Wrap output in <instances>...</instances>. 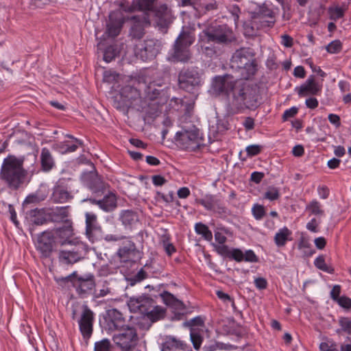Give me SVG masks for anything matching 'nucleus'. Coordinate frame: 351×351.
I'll use <instances>...</instances> for the list:
<instances>
[{"instance_id":"nucleus-1","label":"nucleus","mask_w":351,"mask_h":351,"mask_svg":"<svg viewBox=\"0 0 351 351\" xmlns=\"http://www.w3.org/2000/svg\"><path fill=\"white\" fill-rule=\"evenodd\" d=\"M26 175L23 159L13 155L3 159L0 169V180L9 189L17 190L24 183Z\"/></svg>"},{"instance_id":"nucleus-2","label":"nucleus","mask_w":351,"mask_h":351,"mask_svg":"<svg viewBox=\"0 0 351 351\" xmlns=\"http://www.w3.org/2000/svg\"><path fill=\"white\" fill-rule=\"evenodd\" d=\"M259 95L256 86L239 81L236 83V87L232 95V104L237 109L243 108L254 109L258 106Z\"/></svg>"},{"instance_id":"nucleus-3","label":"nucleus","mask_w":351,"mask_h":351,"mask_svg":"<svg viewBox=\"0 0 351 351\" xmlns=\"http://www.w3.org/2000/svg\"><path fill=\"white\" fill-rule=\"evenodd\" d=\"M71 317L77 319L83 338L88 341L93 331L94 313L86 304L72 306Z\"/></svg>"},{"instance_id":"nucleus-4","label":"nucleus","mask_w":351,"mask_h":351,"mask_svg":"<svg viewBox=\"0 0 351 351\" xmlns=\"http://www.w3.org/2000/svg\"><path fill=\"white\" fill-rule=\"evenodd\" d=\"M73 242L59 251L58 258L60 263L72 265L84 258L88 252V245L81 241Z\"/></svg>"},{"instance_id":"nucleus-5","label":"nucleus","mask_w":351,"mask_h":351,"mask_svg":"<svg viewBox=\"0 0 351 351\" xmlns=\"http://www.w3.org/2000/svg\"><path fill=\"white\" fill-rule=\"evenodd\" d=\"M202 35L206 37L208 43H214L219 45L230 44L236 40L232 29L227 25H216L208 27L202 31Z\"/></svg>"},{"instance_id":"nucleus-6","label":"nucleus","mask_w":351,"mask_h":351,"mask_svg":"<svg viewBox=\"0 0 351 351\" xmlns=\"http://www.w3.org/2000/svg\"><path fill=\"white\" fill-rule=\"evenodd\" d=\"M112 341L121 351H131L138 343V337L136 330L130 326L115 331Z\"/></svg>"},{"instance_id":"nucleus-7","label":"nucleus","mask_w":351,"mask_h":351,"mask_svg":"<svg viewBox=\"0 0 351 351\" xmlns=\"http://www.w3.org/2000/svg\"><path fill=\"white\" fill-rule=\"evenodd\" d=\"M202 80L198 68L183 69L178 75V86L186 92L195 93L201 86Z\"/></svg>"},{"instance_id":"nucleus-8","label":"nucleus","mask_w":351,"mask_h":351,"mask_svg":"<svg viewBox=\"0 0 351 351\" xmlns=\"http://www.w3.org/2000/svg\"><path fill=\"white\" fill-rule=\"evenodd\" d=\"M176 141L182 149L193 151L199 147L202 136L199 130L193 127L191 130L177 132Z\"/></svg>"},{"instance_id":"nucleus-9","label":"nucleus","mask_w":351,"mask_h":351,"mask_svg":"<svg viewBox=\"0 0 351 351\" xmlns=\"http://www.w3.org/2000/svg\"><path fill=\"white\" fill-rule=\"evenodd\" d=\"M53 232L54 241L61 246H65L74 243L73 241H79L77 239H73L74 235L72 221L66 219L62 226L49 230Z\"/></svg>"},{"instance_id":"nucleus-10","label":"nucleus","mask_w":351,"mask_h":351,"mask_svg":"<svg viewBox=\"0 0 351 351\" xmlns=\"http://www.w3.org/2000/svg\"><path fill=\"white\" fill-rule=\"evenodd\" d=\"M160 47L161 45L159 40L147 38L136 47L135 53L137 57L143 61H146L156 57L159 53Z\"/></svg>"},{"instance_id":"nucleus-11","label":"nucleus","mask_w":351,"mask_h":351,"mask_svg":"<svg viewBox=\"0 0 351 351\" xmlns=\"http://www.w3.org/2000/svg\"><path fill=\"white\" fill-rule=\"evenodd\" d=\"M54 243L56 242L53 237V232L49 230L44 231L38 235L35 247L40 254L41 258H46L51 256Z\"/></svg>"},{"instance_id":"nucleus-12","label":"nucleus","mask_w":351,"mask_h":351,"mask_svg":"<svg viewBox=\"0 0 351 351\" xmlns=\"http://www.w3.org/2000/svg\"><path fill=\"white\" fill-rule=\"evenodd\" d=\"M144 85L143 77L134 78L130 80V83L124 86L121 90V95L126 100L131 103L141 100V96L140 91Z\"/></svg>"},{"instance_id":"nucleus-13","label":"nucleus","mask_w":351,"mask_h":351,"mask_svg":"<svg viewBox=\"0 0 351 351\" xmlns=\"http://www.w3.org/2000/svg\"><path fill=\"white\" fill-rule=\"evenodd\" d=\"M239 80H234L232 77L226 75L224 76H216L212 83V88L217 93L228 94L230 92L234 93L236 83Z\"/></svg>"},{"instance_id":"nucleus-14","label":"nucleus","mask_w":351,"mask_h":351,"mask_svg":"<svg viewBox=\"0 0 351 351\" xmlns=\"http://www.w3.org/2000/svg\"><path fill=\"white\" fill-rule=\"evenodd\" d=\"M124 23L123 14L120 10H114L110 13L106 33L108 36H117Z\"/></svg>"},{"instance_id":"nucleus-15","label":"nucleus","mask_w":351,"mask_h":351,"mask_svg":"<svg viewBox=\"0 0 351 351\" xmlns=\"http://www.w3.org/2000/svg\"><path fill=\"white\" fill-rule=\"evenodd\" d=\"M133 24L130 28V36L134 39H141L145 34V27L150 25V19L147 14L142 16H134L131 18Z\"/></svg>"},{"instance_id":"nucleus-16","label":"nucleus","mask_w":351,"mask_h":351,"mask_svg":"<svg viewBox=\"0 0 351 351\" xmlns=\"http://www.w3.org/2000/svg\"><path fill=\"white\" fill-rule=\"evenodd\" d=\"M128 305L131 312L144 315L152 308V299L145 295L131 297L128 302Z\"/></svg>"},{"instance_id":"nucleus-17","label":"nucleus","mask_w":351,"mask_h":351,"mask_svg":"<svg viewBox=\"0 0 351 351\" xmlns=\"http://www.w3.org/2000/svg\"><path fill=\"white\" fill-rule=\"evenodd\" d=\"M254 56L252 49L250 48H241L237 49L232 55L230 60V67L232 70L241 68L246 64Z\"/></svg>"},{"instance_id":"nucleus-18","label":"nucleus","mask_w":351,"mask_h":351,"mask_svg":"<svg viewBox=\"0 0 351 351\" xmlns=\"http://www.w3.org/2000/svg\"><path fill=\"white\" fill-rule=\"evenodd\" d=\"M82 180L84 184L94 193L103 192L106 189L105 183L95 171L84 173L82 176Z\"/></svg>"},{"instance_id":"nucleus-19","label":"nucleus","mask_w":351,"mask_h":351,"mask_svg":"<svg viewBox=\"0 0 351 351\" xmlns=\"http://www.w3.org/2000/svg\"><path fill=\"white\" fill-rule=\"evenodd\" d=\"M196 202L201 204L207 210H212L219 214L226 213L221 201L213 195L207 194L201 199H197Z\"/></svg>"},{"instance_id":"nucleus-20","label":"nucleus","mask_w":351,"mask_h":351,"mask_svg":"<svg viewBox=\"0 0 351 351\" xmlns=\"http://www.w3.org/2000/svg\"><path fill=\"white\" fill-rule=\"evenodd\" d=\"M73 286L80 296H84L90 293L95 287L94 276L86 275L85 277H79L73 281Z\"/></svg>"},{"instance_id":"nucleus-21","label":"nucleus","mask_w":351,"mask_h":351,"mask_svg":"<svg viewBox=\"0 0 351 351\" xmlns=\"http://www.w3.org/2000/svg\"><path fill=\"white\" fill-rule=\"evenodd\" d=\"M151 15L154 16L157 25L161 28L167 27L172 22L171 11L166 5L154 8Z\"/></svg>"},{"instance_id":"nucleus-22","label":"nucleus","mask_w":351,"mask_h":351,"mask_svg":"<svg viewBox=\"0 0 351 351\" xmlns=\"http://www.w3.org/2000/svg\"><path fill=\"white\" fill-rule=\"evenodd\" d=\"M300 97L319 95L322 90V86L315 80L314 75H311L300 86L296 87Z\"/></svg>"},{"instance_id":"nucleus-23","label":"nucleus","mask_w":351,"mask_h":351,"mask_svg":"<svg viewBox=\"0 0 351 351\" xmlns=\"http://www.w3.org/2000/svg\"><path fill=\"white\" fill-rule=\"evenodd\" d=\"M156 0H133L130 5H121L123 10L127 12H132L136 10L143 11L147 14L150 19L151 13L154 9V2Z\"/></svg>"},{"instance_id":"nucleus-24","label":"nucleus","mask_w":351,"mask_h":351,"mask_svg":"<svg viewBox=\"0 0 351 351\" xmlns=\"http://www.w3.org/2000/svg\"><path fill=\"white\" fill-rule=\"evenodd\" d=\"M86 201L93 204L97 205L101 210L105 212H111L117 208V197L112 193L106 195L101 199H96L95 198H88Z\"/></svg>"},{"instance_id":"nucleus-25","label":"nucleus","mask_w":351,"mask_h":351,"mask_svg":"<svg viewBox=\"0 0 351 351\" xmlns=\"http://www.w3.org/2000/svg\"><path fill=\"white\" fill-rule=\"evenodd\" d=\"M108 316V326L109 330L116 331L128 326L125 324V319L121 313L116 309L110 311Z\"/></svg>"},{"instance_id":"nucleus-26","label":"nucleus","mask_w":351,"mask_h":351,"mask_svg":"<svg viewBox=\"0 0 351 351\" xmlns=\"http://www.w3.org/2000/svg\"><path fill=\"white\" fill-rule=\"evenodd\" d=\"M119 219L125 228L132 229L139 221L138 214L134 210H123L121 211Z\"/></svg>"},{"instance_id":"nucleus-27","label":"nucleus","mask_w":351,"mask_h":351,"mask_svg":"<svg viewBox=\"0 0 351 351\" xmlns=\"http://www.w3.org/2000/svg\"><path fill=\"white\" fill-rule=\"evenodd\" d=\"M217 252L226 258L241 262L243 260V252L237 248L230 249L228 245H219L215 246Z\"/></svg>"},{"instance_id":"nucleus-28","label":"nucleus","mask_w":351,"mask_h":351,"mask_svg":"<svg viewBox=\"0 0 351 351\" xmlns=\"http://www.w3.org/2000/svg\"><path fill=\"white\" fill-rule=\"evenodd\" d=\"M136 253L135 243L130 239L123 242V245L117 251V255L122 262H128Z\"/></svg>"},{"instance_id":"nucleus-29","label":"nucleus","mask_w":351,"mask_h":351,"mask_svg":"<svg viewBox=\"0 0 351 351\" xmlns=\"http://www.w3.org/2000/svg\"><path fill=\"white\" fill-rule=\"evenodd\" d=\"M29 220L34 224L40 226L46 223L50 218V215L46 208L32 209L27 213Z\"/></svg>"},{"instance_id":"nucleus-30","label":"nucleus","mask_w":351,"mask_h":351,"mask_svg":"<svg viewBox=\"0 0 351 351\" xmlns=\"http://www.w3.org/2000/svg\"><path fill=\"white\" fill-rule=\"evenodd\" d=\"M257 71V64L254 56L246 64L243 65L241 68L235 69L234 71L238 73L237 77L243 80H248L254 76Z\"/></svg>"},{"instance_id":"nucleus-31","label":"nucleus","mask_w":351,"mask_h":351,"mask_svg":"<svg viewBox=\"0 0 351 351\" xmlns=\"http://www.w3.org/2000/svg\"><path fill=\"white\" fill-rule=\"evenodd\" d=\"M194 41L195 34L193 30L188 27H183L175 43L189 48Z\"/></svg>"},{"instance_id":"nucleus-32","label":"nucleus","mask_w":351,"mask_h":351,"mask_svg":"<svg viewBox=\"0 0 351 351\" xmlns=\"http://www.w3.org/2000/svg\"><path fill=\"white\" fill-rule=\"evenodd\" d=\"M40 158L41 169L43 171L48 172L54 167V159L47 148L43 147L42 149Z\"/></svg>"},{"instance_id":"nucleus-33","label":"nucleus","mask_w":351,"mask_h":351,"mask_svg":"<svg viewBox=\"0 0 351 351\" xmlns=\"http://www.w3.org/2000/svg\"><path fill=\"white\" fill-rule=\"evenodd\" d=\"M173 58L177 61L187 62L191 58L189 48L175 43Z\"/></svg>"},{"instance_id":"nucleus-34","label":"nucleus","mask_w":351,"mask_h":351,"mask_svg":"<svg viewBox=\"0 0 351 351\" xmlns=\"http://www.w3.org/2000/svg\"><path fill=\"white\" fill-rule=\"evenodd\" d=\"M86 234L90 240L93 241V231L98 228L97 216L92 213H86Z\"/></svg>"},{"instance_id":"nucleus-35","label":"nucleus","mask_w":351,"mask_h":351,"mask_svg":"<svg viewBox=\"0 0 351 351\" xmlns=\"http://www.w3.org/2000/svg\"><path fill=\"white\" fill-rule=\"evenodd\" d=\"M162 351H190L186 344L176 339H170L163 344Z\"/></svg>"},{"instance_id":"nucleus-36","label":"nucleus","mask_w":351,"mask_h":351,"mask_svg":"<svg viewBox=\"0 0 351 351\" xmlns=\"http://www.w3.org/2000/svg\"><path fill=\"white\" fill-rule=\"evenodd\" d=\"M165 309L155 304L154 300L152 299V306L147 312L144 314L146 315L152 322H156L165 316Z\"/></svg>"},{"instance_id":"nucleus-37","label":"nucleus","mask_w":351,"mask_h":351,"mask_svg":"<svg viewBox=\"0 0 351 351\" xmlns=\"http://www.w3.org/2000/svg\"><path fill=\"white\" fill-rule=\"evenodd\" d=\"M54 202L58 203H64L72 198L71 193L60 186H57L53 193Z\"/></svg>"},{"instance_id":"nucleus-38","label":"nucleus","mask_w":351,"mask_h":351,"mask_svg":"<svg viewBox=\"0 0 351 351\" xmlns=\"http://www.w3.org/2000/svg\"><path fill=\"white\" fill-rule=\"evenodd\" d=\"M291 235V231L287 227L280 229L275 234L274 241L277 246H284Z\"/></svg>"},{"instance_id":"nucleus-39","label":"nucleus","mask_w":351,"mask_h":351,"mask_svg":"<svg viewBox=\"0 0 351 351\" xmlns=\"http://www.w3.org/2000/svg\"><path fill=\"white\" fill-rule=\"evenodd\" d=\"M143 88L145 90V97L151 101L158 99L162 93V90L155 87V84H148L146 85L145 81Z\"/></svg>"},{"instance_id":"nucleus-40","label":"nucleus","mask_w":351,"mask_h":351,"mask_svg":"<svg viewBox=\"0 0 351 351\" xmlns=\"http://www.w3.org/2000/svg\"><path fill=\"white\" fill-rule=\"evenodd\" d=\"M199 44L201 47V51L208 57H213L216 55V48L213 46L210 43H208L206 37L203 35L200 36Z\"/></svg>"},{"instance_id":"nucleus-41","label":"nucleus","mask_w":351,"mask_h":351,"mask_svg":"<svg viewBox=\"0 0 351 351\" xmlns=\"http://www.w3.org/2000/svg\"><path fill=\"white\" fill-rule=\"evenodd\" d=\"M195 231L197 234L202 237L208 241H211L213 239V233L209 230L208 227L202 222L196 223L195 225Z\"/></svg>"},{"instance_id":"nucleus-42","label":"nucleus","mask_w":351,"mask_h":351,"mask_svg":"<svg viewBox=\"0 0 351 351\" xmlns=\"http://www.w3.org/2000/svg\"><path fill=\"white\" fill-rule=\"evenodd\" d=\"M78 147V145L71 144L69 141L59 142L53 145V148L62 154L73 152L76 151Z\"/></svg>"},{"instance_id":"nucleus-43","label":"nucleus","mask_w":351,"mask_h":351,"mask_svg":"<svg viewBox=\"0 0 351 351\" xmlns=\"http://www.w3.org/2000/svg\"><path fill=\"white\" fill-rule=\"evenodd\" d=\"M314 265L317 269L328 274H333L335 271L332 267L326 263L324 255L318 256L314 261Z\"/></svg>"},{"instance_id":"nucleus-44","label":"nucleus","mask_w":351,"mask_h":351,"mask_svg":"<svg viewBox=\"0 0 351 351\" xmlns=\"http://www.w3.org/2000/svg\"><path fill=\"white\" fill-rule=\"evenodd\" d=\"M47 197V194L41 190L36 191L34 193L28 195L24 203L32 204V203H39L44 201Z\"/></svg>"},{"instance_id":"nucleus-45","label":"nucleus","mask_w":351,"mask_h":351,"mask_svg":"<svg viewBox=\"0 0 351 351\" xmlns=\"http://www.w3.org/2000/svg\"><path fill=\"white\" fill-rule=\"evenodd\" d=\"M204 325V321L200 316H197L184 323V326L190 328V332L192 329L199 331V328H202Z\"/></svg>"},{"instance_id":"nucleus-46","label":"nucleus","mask_w":351,"mask_h":351,"mask_svg":"<svg viewBox=\"0 0 351 351\" xmlns=\"http://www.w3.org/2000/svg\"><path fill=\"white\" fill-rule=\"evenodd\" d=\"M253 18L255 20V23L254 25H258L260 29L271 27L275 23L274 18H263L260 16H253Z\"/></svg>"},{"instance_id":"nucleus-47","label":"nucleus","mask_w":351,"mask_h":351,"mask_svg":"<svg viewBox=\"0 0 351 351\" xmlns=\"http://www.w3.org/2000/svg\"><path fill=\"white\" fill-rule=\"evenodd\" d=\"M298 247L299 250H306L304 252V255L306 256H311L315 253L314 250H311V243L308 238L303 236L299 240Z\"/></svg>"},{"instance_id":"nucleus-48","label":"nucleus","mask_w":351,"mask_h":351,"mask_svg":"<svg viewBox=\"0 0 351 351\" xmlns=\"http://www.w3.org/2000/svg\"><path fill=\"white\" fill-rule=\"evenodd\" d=\"M306 210L312 215H324V211L322 208V204L317 200H313L306 207Z\"/></svg>"},{"instance_id":"nucleus-49","label":"nucleus","mask_w":351,"mask_h":351,"mask_svg":"<svg viewBox=\"0 0 351 351\" xmlns=\"http://www.w3.org/2000/svg\"><path fill=\"white\" fill-rule=\"evenodd\" d=\"M345 10L346 8L341 7L332 6L328 8V12L331 20L337 21L343 16Z\"/></svg>"},{"instance_id":"nucleus-50","label":"nucleus","mask_w":351,"mask_h":351,"mask_svg":"<svg viewBox=\"0 0 351 351\" xmlns=\"http://www.w3.org/2000/svg\"><path fill=\"white\" fill-rule=\"evenodd\" d=\"M255 20L252 17V20L249 23L244 25V34L247 36H254L258 35V30L260 29L258 25H254Z\"/></svg>"},{"instance_id":"nucleus-51","label":"nucleus","mask_w":351,"mask_h":351,"mask_svg":"<svg viewBox=\"0 0 351 351\" xmlns=\"http://www.w3.org/2000/svg\"><path fill=\"white\" fill-rule=\"evenodd\" d=\"M190 337L194 348L196 350H199L203 341V337L199 334V331L192 329V331L190 332Z\"/></svg>"},{"instance_id":"nucleus-52","label":"nucleus","mask_w":351,"mask_h":351,"mask_svg":"<svg viewBox=\"0 0 351 351\" xmlns=\"http://www.w3.org/2000/svg\"><path fill=\"white\" fill-rule=\"evenodd\" d=\"M280 196V191L278 188L271 186L267 189L263 195V199L270 201H275L279 199Z\"/></svg>"},{"instance_id":"nucleus-53","label":"nucleus","mask_w":351,"mask_h":351,"mask_svg":"<svg viewBox=\"0 0 351 351\" xmlns=\"http://www.w3.org/2000/svg\"><path fill=\"white\" fill-rule=\"evenodd\" d=\"M112 346L109 339H103L95 343L94 351H111Z\"/></svg>"},{"instance_id":"nucleus-54","label":"nucleus","mask_w":351,"mask_h":351,"mask_svg":"<svg viewBox=\"0 0 351 351\" xmlns=\"http://www.w3.org/2000/svg\"><path fill=\"white\" fill-rule=\"evenodd\" d=\"M252 212L254 217L256 220H261L265 215V210L263 205L255 204L252 208Z\"/></svg>"},{"instance_id":"nucleus-55","label":"nucleus","mask_w":351,"mask_h":351,"mask_svg":"<svg viewBox=\"0 0 351 351\" xmlns=\"http://www.w3.org/2000/svg\"><path fill=\"white\" fill-rule=\"evenodd\" d=\"M339 324L341 327V330L346 333L351 335V319L348 317H341L339 319Z\"/></svg>"},{"instance_id":"nucleus-56","label":"nucleus","mask_w":351,"mask_h":351,"mask_svg":"<svg viewBox=\"0 0 351 351\" xmlns=\"http://www.w3.org/2000/svg\"><path fill=\"white\" fill-rule=\"evenodd\" d=\"M253 16L274 18L273 11L265 6L261 7L257 12H254Z\"/></svg>"},{"instance_id":"nucleus-57","label":"nucleus","mask_w":351,"mask_h":351,"mask_svg":"<svg viewBox=\"0 0 351 351\" xmlns=\"http://www.w3.org/2000/svg\"><path fill=\"white\" fill-rule=\"evenodd\" d=\"M223 344L221 343H219L216 341H210V342L206 343L204 347L203 350L204 351H216L219 350L223 349Z\"/></svg>"},{"instance_id":"nucleus-58","label":"nucleus","mask_w":351,"mask_h":351,"mask_svg":"<svg viewBox=\"0 0 351 351\" xmlns=\"http://www.w3.org/2000/svg\"><path fill=\"white\" fill-rule=\"evenodd\" d=\"M341 43L337 40L329 43L326 47V50L330 53H336L341 51Z\"/></svg>"},{"instance_id":"nucleus-59","label":"nucleus","mask_w":351,"mask_h":351,"mask_svg":"<svg viewBox=\"0 0 351 351\" xmlns=\"http://www.w3.org/2000/svg\"><path fill=\"white\" fill-rule=\"evenodd\" d=\"M161 298L162 299L164 303L169 306H171L173 303L176 302L177 298L171 293L168 291H163L162 293L160 294Z\"/></svg>"},{"instance_id":"nucleus-60","label":"nucleus","mask_w":351,"mask_h":351,"mask_svg":"<svg viewBox=\"0 0 351 351\" xmlns=\"http://www.w3.org/2000/svg\"><path fill=\"white\" fill-rule=\"evenodd\" d=\"M319 349L320 351H338L337 344L332 341L321 343Z\"/></svg>"},{"instance_id":"nucleus-61","label":"nucleus","mask_w":351,"mask_h":351,"mask_svg":"<svg viewBox=\"0 0 351 351\" xmlns=\"http://www.w3.org/2000/svg\"><path fill=\"white\" fill-rule=\"evenodd\" d=\"M117 56L116 50L113 47L110 46L106 49L104 53V60L106 62H111Z\"/></svg>"},{"instance_id":"nucleus-62","label":"nucleus","mask_w":351,"mask_h":351,"mask_svg":"<svg viewBox=\"0 0 351 351\" xmlns=\"http://www.w3.org/2000/svg\"><path fill=\"white\" fill-rule=\"evenodd\" d=\"M111 293V289L109 287V283L107 281H104L102 285V288L99 290V292L96 293V298L105 297L107 295Z\"/></svg>"},{"instance_id":"nucleus-63","label":"nucleus","mask_w":351,"mask_h":351,"mask_svg":"<svg viewBox=\"0 0 351 351\" xmlns=\"http://www.w3.org/2000/svg\"><path fill=\"white\" fill-rule=\"evenodd\" d=\"M262 147L258 145H252L247 146L245 149L248 156H254L260 154Z\"/></svg>"},{"instance_id":"nucleus-64","label":"nucleus","mask_w":351,"mask_h":351,"mask_svg":"<svg viewBox=\"0 0 351 351\" xmlns=\"http://www.w3.org/2000/svg\"><path fill=\"white\" fill-rule=\"evenodd\" d=\"M337 302L341 307L345 309H350L351 308V298L348 296H341Z\"/></svg>"}]
</instances>
